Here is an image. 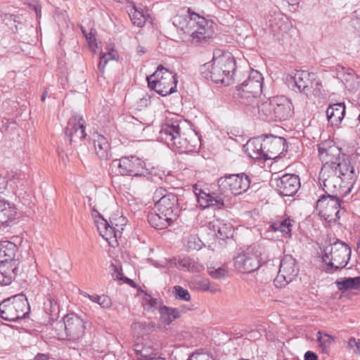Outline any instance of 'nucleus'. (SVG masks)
I'll return each mask as SVG.
<instances>
[{"label":"nucleus","instance_id":"8fccbe9b","mask_svg":"<svg viewBox=\"0 0 360 360\" xmlns=\"http://www.w3.org/2000/svg\"><path fill=\"white\" fill-rule=\"evenodd\" d=\"M8 181L6 177L0 174V193H3L6 189Z\"/></svg>","mask_w":360,"mask_h":360},{"label":"nucleus","instance_id":"0eeeda50","mask_svg":"<svg viewBox=\"0 0 360 360\" xmlns=\"http://www.w3.org/2000/svg\"><path fill=\"white\" fill-rule=\"evenodd\" d=\"M263 80L262 75L255 70H252L247 75V79L244 80L236 74L233 81L238 84L236 86L235 95L238 96L241 99L240 102L245 105L253 103L262 91Z\"/></svg>","mask_w":360,"mask_h":360},{"label":"nucleus","instance_id":"603ef678","mask_svg":"<svg viewBox=\"0 0 360 360\" xmlns=\"http://www.w3.org/2000/svg\"><path fill=\"white\" fill-rule=\"evenodd\" d=\"M317 355L313 352L308 351L304 354V360H317Z\"/></svg>","mask_w":360,"mask_h":360},{"label":"nucleus","instance_id":"9b49d317","mask_svg":"<svg viewBox=\"0 0 360 360\" xmlns=\"http://www.w3.org/2000/svg\"><path fill=\"white\" fill-rule=\"evenodd\" d=\"M342 197L325 193L316 202V210L328 222L340 219V207Z\"/></svg>","mask_w":360,"mask_h":360},{"label":"nucleus","instance_id":"a878e982","mask_svg":"<svg viewBox=\"0 0 360 360\" xmlns=\"http://www.w3.org/2000/svg\"><path fill=\"white\" fill-rule=\"evenodd\" d=\"M73 117V124L69 137L70 141H77L85 139L86 134L85 132V121L83 117L79 115H75Z\"/></svg>","mask_w":360,"mask_h":360},{"label":"nucleus","instance_id":"9d476101","mask_svg":"<svg viewBox=\"0 0 360 360\" xmlns=\"http://www.w3.org/2000/svg\"><path fill=\"white\" fill-rule=\"evenodd\" d=\"M29 311V303L23 294L6 299L0 304V317L8 321L25 319Z\"/></svg>","mask_w":360,"mask_h":360},{"label":"nucleus","instance_id":"f03ea898","mask_svg":"<svg viewBox=\"0 0 360 360\" xmlns=\"http://www.w3.org/2000/svg\"><path fill=\"white\" fill-rule=\"evenodd\" d=\"M173 25L183 40L192 39L198 43L205 41L213 34L211 23L204 17L188 10L186 15H177L173 18Z\"/></svg>","mask_w":360,"mask_h":360},{"label":"nucleus","instance_id":"5701e85b","mask_svg":"<svg viewBox=\"0 0 360 360\" xmlns=\"http://www.w3.org/2000/svg\"><path fill=\"white\" fill-rule=\"evenodd\" d=\"M17 209L14 204L0 196V226H8L15 219Z\"/></svg>","mask_w":360,"mask_h":360},{"label":"nucleus","instance_id":"f8f14e48","mask_svg":"<svg viewBox=\"0 0 360 360\" xmlns=\"http://www.w3.org/2000/svg\"><path fill=\"white\" fill-rule=\"evenodd\" d=\"M319 179L325 193L342 197V188L345 187L343 184L346 181L333 169H328V166L322 167Z\"/></svg>","mask_w":360,"mask_h":360},{"label":"nucleus","instance_id":"e433bc0d","mask_svg":"<svg viewBox=\"0 0 360 360\" xmlns=\"http://www.w3.org/2000/svg\"><path fill=\"white\" fill-rule=\"evenodd\" d=\"M291 220L288 218L273 223V224L271 225V228L274 231H281V233L288 235L291 232Z\"/></svg>","mask_w":360,"mask_h":360},{"label":"nucleus","instance_id":"37998d69","mask_svg":"<svg viewBox=\"0 0 360 360\" xmlns=\"http://www.w3.org/2000/svg\"><path fill=\"white\" fill-rule=\"evenodd\" d=\"M146 304L148 310L153 311L155 309H158L159 312L160 311V307H163L164 306L162 305V302L160 299L153 298L150 296L146 298Z\"/></svg>","mask_w":360,"mask_h":360},{"label":"nucleus","instance_id":"cd10ccee","mask_svg":"<svg viewBox=\"0 0 360 360\" xmlns=\"http://www.w3.org/2000/svg\"><path fill=\"white\" fill-rule=\"evenodd\" d=\"M17 245L11 241L4 240L0 243V257L4 258L2 261L7 262H19V258L17 255Z\"/></svg>","mask_w":360,"mask_h":360},{"label":"nucleus","instance_id":"c756f323","mask_svg":"<svg viewBox=\"0 0 360 360\" xmlns=\"http://www.w3.org/2000/svg\"><path fill=\"white\" fill-rule=\"evenodd\" d=\"M192 308H184L180 311L176 308L169 307L166 306H163V307H160V320L161 321L166 324H170L173 321L176 319H179L181 316V312H186V311L191 310Z\"/></svg>","mask_w":360,"mask_h":360},{"label":"nucleus","instance_id":"680f3d73","mask_svg":"<svg viewBox=\"0 0 360 360\" xmlns=\"http://www.w3.org/2000/svg\"><path fill=\"white\" fill-rule=\"evenodd\" d=\"M34 8L35 10L37 16H39L41 12V7L39 5H37L34 6Z\"/></svg>","mask_w":360,"mask_h":360},{"label":"nucleus","instance_id":"79ce46f5","mask_svg":"<svg viewBox=\"0 0 360 360\" xmlns=\"http://www.w3.org/2000/svg\"><path fill=\"white\" fill-rule=\"evenodd\" d=\"M132 327L134 330H140V335H145L153 330V328L155 327V324L153 322H136L133 324Z\"/></svg>","mask_w":360,"mask_h":360},{"label":"nucleus","instance_id":"a211bd4d","mask_svg":"<svg viewBox=\"0 0 360 360\" xmlns=\"http://www.w3.org/2000/svg\"><path fill=\"white\" fill-rule=\"evenodd\" d=\"M155 209L160 210L161 213H165L166 215L177 219L180 212L177 196L172 193L162 196L155 202Z\"/></svg>","mask_w":360,"mask_h":360},{"label":"nucleus","instance_id":"b1692460","mask_svg":"<svg viewBox=\"0 0 360 360\" xmlns=\"http://www.w3.org/2000/svg\"><path fill=\"white\" fill-rule=\"evenodd\" d=\"M84 319L77 314L69 311V340H77L84 334Z\"/></svg>","mask_w":360,"mask_h":360},{"label":"nucleus","instance_id":"f704fd0d","mask_svg":"<svg viewBox=\"0 0 360 360\" xmlns=\"http://www.w3.org/2000/svg\"><path fill=\"white\" fill-rule=\"evenodd\" d=\"M129 15L134 25L138 27H143L146 23L148 14L143 9H138L134 6L129 11Z\"/></svg>","mask_w":360,"mask_h":360},{"label":"nucleus","instance_id":"3c124183","mask_svg":"<svg viewBox=\"0 0 360 360\" xmlns=\"http://www.w3.org/2000/svg\"><path fill=\"white\" fill-rule=\"evenodd\" d=\"M126 121L128 122V123H131L134 125H136V126H140L141 127L142 126V122H140L138 119L134 117H131V116H129L127 117V120Z\"/></svg>","mask_w":360,"mask_h":360},{"label":"nucleus","instance_id":"c9c22d12","mask_svg":"<svg viewBox=\"0 0 360 360\" xmlns=\"http://www.w3.org/2000/svg\"><path fill=\"white\" fill-rule=\"evenodd\" d=\"M316 338L321 351L324 353H327L335 340L334 338L327 333H323L321 331L316 333Z\"/></svg>","mask_w":360,"mask_h":360},{"label":"nucleus","instance_id":"c03bdc74","mask_svg":"<svg viewBox=\"0 0 360 360\" xmlns=\"http://www.w3.org/2000/svg\"><path fill=\"white\" fill-rule=\"evenodd\" d=\"M113 58H114V54H113V53H111V52H108L107 53H103L100 56V61L98 65V68L101 72H102V73L104 72V69H105L106 64L108 63V62L110 60L113 59Z\"/></svg>","mask_w":360,"mask_h":360},{"label":"nucleus","instance_id":"052dcab7","mask_svg":"<svg viewBox=\"0 0 360 360\" xmlns=\"http://www.w3.org/2000/svg\"><path fill=\"white\" fill-rule=\"evenodd\" d=\"M354 352L360 353V339H357L356 340V345Z\"/></svg>","mask_w":360,"mask_h":360},{"label":"nucleus","instance_id":"338daca9","mask_svg":"<svg viewBox=\"0 0 360 360\" xmlns=\"http://www.w3.org/2000/svg\"><path fill=\"white\" fill-rule=\"evenodd\" d=\"M137 52H138V53H145V50L143 49V47H141V46H139V47L137 48Z\"/></svg>","mask_w":360,"mask_h":360},{"label":"nucleus","instance_id":"c85d7f7f","mask_svg":"<svg viewBox=\"0 0 360 360\" xmlns=\"http://www.w3.org/2000/svg\"><path fill=\"white\" fill-rule=\"evenodd\" d=\"M94 143L96 155L101 160H107L110 154V144L107 139L101 134H94Z\"/></svg>","mask_w":360,"mask_h":360},{"label":"nucleus","instance_id":"864d4df0","mask_svg":"<svg viewBox=\"0 0 360 360\" xmlns=\"http://www.w3.org/2000/svg\"><path fill=\"white\" fill-rule=\"evenodd\" d=\"M87 200H88V204L89 205L90 207H91V210H92V214L94 215V213L98 214V216L99 217H101V215L98 213V212L96 210V207H95V205H93L92 204V202H91V198L90 197H87Z\"/></svg>","mask_w":360,"mask_h":360},{"label":"nucleus","instance_id":"7ed1b4c3","mask_svg":"<svg viewBox=\"0 0 360 360\" xmlns=\"http://www.w3.org/2000/svg\"><path fill=\"white\" fill-rule=\"evenodd\" d=\"M200 73L204 78L214 83L229 85L235 80L236 75L234 57L229 52L216 50L212 61L200 68Z\"/></svg>","mask_w":360,"mask_h":360},{"label":"nucleus","instance_id":"de8ad7c7","mask_svg":"<svg viewBox=\"0 0 360 360\" xmlns=\"http://www.w3.org/2000/svg\"><path fill=\"white\" fill-rule=\"evenodd\" d=\"M96 31L91 30L88 34H86V39L89 42V44L91 48L94 46L97 47V43L96 42Z\"/></svg>","mask_w":360,"mask_h":360},{"label":"nucleus","instance_id":"4d7b16f0","mask_svg":"<svg viewBox=\"0 0 360 360\" xmlns=\"http://www.w3.org/2000/svg\"><path fill=\"white\" fill-rule=\"evenodd\" d=\"M48 359H49V354H46L38 353L34 356V360H48Z\"/></svg>","mask_w":360,"mask_h":360},{"label":"nucleus","instance_id":"72a5a7b5","mask_svg":"<svg viewBox=\"0 0 360 360\" xmlns=\"http://www.w3.org/2000/svg\"><path fill=\"white\" fill-rule=\"evenodd\" d=\"M177 267L192 272H200L203 269V266L201 264L190 257L181 259L178 262Z\"/></svg>","mask_w":360,"mask_h":360},{"label":"nucleus","instance_id":"69168bd1","mask_svg":"<svg viewBox=\"0 0 360 360\" xmlns=\"http://www.w3.org/2000/svg\"><path fill=\"white\" fill-rule=\"evenodd\" d=\"M47 94H48V91L46 90H45L44 92H43V94L41 96V101H44L47 96Z\"/></svg>","mask_w":360,"mask_h":360},{"label":"nucleus","instance_id":"a18cd8bd","mask_svg":"<svg viewBox=\"0 0 360 360\" xmlns=\"http://www.w3.org/2000/svg\"><path fill=\"white\" fill-rule=\"evenodd\" d=\"M187 360H214L207 353H193Z\"/></svg>","mask_w":360,"mask_h":360},{"label":"nucleus","instance_id":"bb28decb","mask_svg":"<svg viewBox=\"0 0 360 360\" xmlns=\"http://www.w3.org/2000/svg\"><path fill=\"white\" fill-rule=\"evenodd\" d=\"M345 113V105L343 103L330 105L326 110L328 122L333 126L339 125Z\"/></svg>","mask_w":360,"mask_h":360},{"label":"nucleus","instance_id":"473e14b6","mask_svg":"<svg viewBox=\"0 0 360 360\" xmlns=\"http://www.w3.org/2000/svg\"><path fill=\"white\" fill-rule=\"evenodd\" d=\"M336 284L341 291L360 290V276L342 278L338 280Z\"/></svg>","mask_w":360,"mask_h":360},{"label":"nucleus","instance_id":"4c0bfd02","mask_svg":"<svg viewBox=\"0 0 360 360\" xmlns=\"http://www.w3.org/2000/svg\"><path fill=\"white\" fill-rule=\"evenodd\" d=\"M148 223L155 229H164L169 226V224L165 221L160 219V215H157L155 212H150L148 215Z\"/></svg>","mask_w":360,"mask_h":360},{"label":"nucleus","instance_id":"2f4dec72","mask_svg":"<svg viewBox=\"0 0 360 360\" xmlns=\"http://www.w3.org/2000/svg\"><path fill=\"white\" fill-rule=\"evenodd\" d=\"M214 231H217V236L221 240L231 238L233 236V228L230 223H224L217 220L213 224Z\"/></svg>","mask_w":360,"mask_h":360},{"label":"nucleus","instance_id":"a19ab883","mask_svg":"<svg viewBox=\"0 0 360 360\" xmlns=\"http://www.w3.org/2000/svg\"><path fill=\"white\" fill-rule=\"evenodd\" d=\"M172 293L176 300L186 302H188L191 300V295L188 290L180 285L174 286Z\"/></svg>","mask_w":360,"mask_h":360},{"label":"nucleus","instance_id":"aec40b11","mask_svg":"<svg viewBox=\"0 0 360 360\" xmlns=\"http://www.w3.org/2000/svg\"><path fill=\"white\" fill-rule=\"evenodd\" d=\"M331 166V169L335 172L347 184H352L356 179L354 167L351 165L349 158L343 155L338 161Z\"/></svg>","mask_w":360,"mask_h":360},{"label":"nucleus","instance_id":"1a4fd4ad","mask_svg":"<svg viewBox=\"0 0 360 360\" xmlns=\"http://www.w3.org/2000/svg\"><path fill=\"white\" fill-rule=\"evenodd\" d=\"M146 79L148 87L162 96L170 95L176 91L178 82L176 75L162 65H159L153 74L147 76Z\"/></svg>","mask_w":360,"mask_h":360},{"label":"nucleus","instance_id":"49530a36","mask_svg":"<svg viewBox=\"0 0 360 360\" xmlns=\"http://www.w3.org/2000/svg\"><path fill=\"white\" fill-rule=\"evenodd\" d=\"M155 213L157 215H160V219L161 221H166V223H168L169 226H170L174 221L176 220V218H173V217L166 215L165 213H161L160 210H157L156 209H155Z\"/></svg>","mask_w":360,"mask_h":360},{"label":"nucleus","instance_id":"2eb2a0df","mask_svg":"<svg viewBox=\"0 0 360 360\" xmlns=\"http://www.w3.org/2000/svg\"><path fill=\"white\" fill-rule=\"evenodd\" d=\"M274 184L277 193L282 196H292L300 186L299 176L295 174H285L281 177L271 180Z\"/></svg>","mask_w":360,"mask_h":360},{"label":"nucleus","instance_id":"5fc2aeb1","mask_svg":"<svg viewBox=\"0 0 360 360\" xmlns=\"http://www.w3.org/2000/svg\"><path fill=\"white\" fill-rule=\"evenodd\" d=\"M113 276H115V278L117 280H123L124 279V276L122 275V273L116 266H114V274H113Z\"/></svg>","mask_w":360,"mask_h":360},{"label":"nucleus","instance_id":"4468645a","mask_svg":"<svg viewBox=\"0 0 360 360\" xmlns=\"http://www.w3.org/2000/svg\"><path fill=\"white\" fill-rule=\"evenodd\" d=\"M298 271L295 259L292 255H285L281 261L278 274L274 280L275 285H279V287L285 286L293 281Z\"/></svg>","mask_w":360,"mask_h":360},{"label":"nucleus","instance_id":"0e129e2a","mask_svg":"<svg viewBox=\"0 0 360 360\" xmlns=\"http://www.w3.org/2000/svg\"><path fill=\"white\" fill-rule=\"evenodd\" d=\"M354 77V75L353 73H348L347 75V78H345V79L347 81V80L353 79Z\"/></svg>","mask_w":360,"mask_h":360},{"label":"nucleus","instance_id":"f257e3e1","mask_svg":"<svg viewBox=\"0 0 360 360\" xmlns=\"http://www.w3.org/2000/svg\"><path fill=\"white\" fill-rule=\"evenodd\" d=\"M250 179L245 174L225 175L218 179L217 188L206 191L196 186L193 187L198 202L203 209H221L224 200L231 195H237L245 192L250 187Z\"/></svg>","mask_w":360,"mask_h":360},{"label":"nucleus","instance_id":"6e6552de","mask_svg":"<svg viewBox=\"0 0 360 360\" xmlns=\"http://www.w3.org/2000/svg\"><path fill=\"white\" fill-rule=\"evenodd\" d=\"M351 256V248L344 242L337 240L324 250L323 262L326 273L333 274L347 266Z\"/></svg>","mask_w":360,"mask_h":360},{"label":"nucleus","instance_id":"20e7f679","mask_svg":"<svg viewBox=\"0 0 360 360\" xmlns=\"http://www.w3.org/2000/svg\"><path fill=\"white\" fill-rule=\"evenodd\" d=\"M182 125L184 124L179 120H167L161 127L159 139L169 147L191 151L200 139L194 131Z\"/></svg>","mask_w":360,"mask_h":360},{"label":"nucleus","instance_id":"7c9ffc66","mask_svg":"<svg viewBox=\"0 0 360 360\" xmlns=\"http://www.w3.org/2000/svg\"><path fill=\"white\" fill-rule=\"evenodd\" d=\"M101 218V221L98 222V230L100 233V235L109 243L110 245H112V243L113 240L117 242V233L115 231V228L112 227L108 221L105 220L102 217Z\"/></svg>","mask_w":360,"mask_h":360},{"label":"nucleus","instance_id":"dca6fc26","mask_svg":"<svg viewBox=\"0 0 360 360\" xmlns=\"http://www.w3.org/2000/svg\"><path fill=\"white\" fill-rule=\"evenodd\" d=\"M264 160H274L286 151V141L283 137L270 135L264 139Z\"/></svg>","mask_w":360,"mask_h":360},{"label":"nucleus","instance_id":"f3484780","mask_svg":"<svg viewBox=\"0 0 360 360\" xmlns=\"http://www.w3.org/2000/svg\"><path fill=\"white\" fill-rule=\"evenodd\" d=\"M318 150L321 160L323 163V167L328 166L331 169V166L335 165V162L344 154L341 149L332 144L331 141H326L318 145Z\"/></svg>","mask_w":360,"mask_h":360},{"label":"nucleus","instance_id":"39448f33","mask_svg":"<svg viewBox=\"0 0 360 360\" xmlns=\"http://www.w3.org/2000/svg\"><path fill=\"white\" fill-rule=\"evenodd\" d=\"M259 117L267 122L283 121L293 114V107L285 96H274L257 104Z\"/></svg>","mask_w":360,"mask_h":360},{"label":"nucleus","instance_id":"58836bf2","mask_svg":"<svg viewBox=\"0 0 360 360\" xmlns=\"http://www.w3.org/2000/svg\"><path fill=\"white\" fill-rule=\"evenodd\" d=\"M207 272L209 275L214 279L224 278L227 276L228 271L225 266H208Z\"/></svg>","mask_w":360,"mask_h":360},{"label":"nucleus","instance_id":"393cba45","mask_svg":"<svg viewBox=\"0 0 360 360\" xmlns=\"http://www.w3.org/2000/svg\"><path fill=\"white\" fill-rule=\"evenodd\" d=\"M245 152L252 159H264V139L253 138L244 146Z\"/></svg>","mask_w":360,"mask_h":360},{"label":"nucleus","instance_id":"bf43d9fd","mask_svg":"<svg viewBox=\"0 0 360 360\" xmlns=\"http://www.w3.org/2000/svg\"><path fill=\"white\" fill-rule=\"evenodd\" d=\"M290 6L298 5L301 0H285Z\"/></svg>","mask_w":360,"mask_h":360},{"label":"nucleus","instance_id":"e2e57ef3","mask_svg":"<svg viewBox=\"0 0 360 360\" xmlns=\"http://www.w3.org/2000/svg\"><path fill=\"white\" fill-rule=\"evenodd\" d=\"M58 156L59 158L64 162L65 161V156H67V154H65L64 153H61L60 151L58 150Z\"/></svg>","mask_w":360,"mask_h":360},{"label":"nucleus","instance_id":"ea45409f","mask_svg":"<svg viewBox=\"0 0 360 360\" xmlns=\"http://www.w3.org/2000/svg\"><path fill=\"white\" fill-rule=\"evenodd\" d=\"M88 298L92 302L98 304L103 308L108 309L112 304L111 299L108 295H88Z\"/></svg>","mask_w":360,"mask_h":360},{"label":"nucleus","instance_id":"09e8293b","mask_svg":"<svg viewBox=\"0 0 360 360\" xmlns=\"http://www.w3.org/2000/svg\"><path fill=\"white\" fill-rule=\"evenodd\" d=\"M168 193H167V191L165 188L160 187L155 191L153 195V200L156 202L162 196L168 195Z\"/></svg>","mask_w":360,"mask_h":360},{"label":"nucleus","instance_id":"6ab92c4d","mask_svg":"<svg viewBox=\"0 0 360 360\" xmlns=\"http://www.w3.org/2000/svg\"><path fill=\"white\" fill-rule=\"evenodd\" d=\"M266 21L274 31H286L290 25L288 18L275 6H271L265 15Z\"/></svg>","mask_w":360,"mask_h":360},{"label":"nucleus","instance_id":"ddd939ff","mask_svg":"<svg viewBox=\"0 0 360 360\" xmlns=\"http://www.w3.org/2000/svg\"><path fill=\"white\" fill-rule=\"evenodd\" d=\"M112 165L117 167L122 175L138 176H144L146 173L145 163L135 156L123 157L120 160H115Z\"/></svg>","mask_w":360,"mask_h":360},{"label":"nucleus","instance_id":"774afa93","mask_svg":"<svg viewBox=\"0 0 360 360\" xmlns=\"http://www.w3.org/2000/svg\"><path fill=\"white\" fill-rule=\"evenodd\" d=\"M356 251H357L358 254L360 255V241L357 244Z\"/></svg>","mask_w":360,"mask_h":360},{"label":"nucleus","instance_id":"4be33fe9","mask_svg":"<svg viewBox=\"0 0 360 360\" xmlns=\"http://www.w3.org/2000/svg\"><path fill=\"white\" fill-rule=\"evenodd\" d=\"M20 262H0V285H10L19 272Z\"/></svg>","mask_w":360,"mask_h":360},{"label":"nucleus","instance_id":"6e6d98bb","mask_svg":"<svg viewBox=\"0 0 360 360\" xmlns=\"http://www.w3.org/2000/svg\"><path fill=\"white\" fill-rule=\"evenodd\" d=\"M356 340L357 339L354 338H351L348 341V348L353 349L354 352L356 345Z\"/></svg>","mask_w":360,"mask_h":360},{"label":"nucleus","instance_id":"13d9d810","mask_svg":"<svg viewBox=\"0 0 360 360\" xmlns=\"http://www.w3.org/2000/svg\"><path fill=\"white\" fill-rule=\"evenodd\" d=\"M192 239L195 240V238H191L189 240V241H188V248H191V249H195V250H198V249H200V244H197V245H195V241L193 242V243H194V244H193V241L191 240Z\"/></svg>","mask_w":360,"mask_h":360},{"label":"nucleus","instance_id":"412c9836","mask_svg":"<svg viewBox=\"0 0 360 360\" xmlns=\"http://www.w3.org/2000/svg\"><path fill=\"white\" fill-rule=\"evenodd\" d=\"M315 79L316 75L314 73L306 70H298L292 77L297 91L303 92L306 95H309L311 91Z\"/></svg>","mask_w":360,"mask_h":360},{"label":"nucleus","instance_id":"423d86ee","mask_svg":"<svg viewBox=\"0 0 360 360\" xmlns=\"http://www.w3.org/2000/svg\"><path fill=\"white\" fill-rule=\"evenodd\" d=\"M269 259L270 252L266 246L254 244L234 258V266L239 272L250 274Z\"/></svg>","mask_w":360,"mask_h":360}]
</instances>
